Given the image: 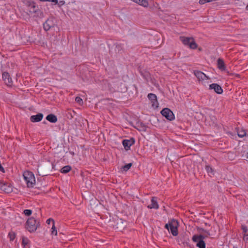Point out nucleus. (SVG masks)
Segmentation results:
<instances>
[{
    "instance_id": "nucleus-10",
    "label": "nucleus",
    "mask_w": 248,
    "mask_h": 248,
    "mask_svg": "<svg viewBox=\"0 0 248 248\" xmlns=\"http://www.w3.org/2000/svg\"><path fill=\"white\" fill-rule=\"evenodd\" d=\"M3 80L8 86H11L12 84V79L8 73L3 72L2 74Z\"/></svg>"
},
{
    "instance_id": "nucleus-38",
    "label": "nucleus",
    "mask_w": 248,
    "mask_h": 248,
    "mask_svg": "<svg viewBox=\"0 0 248 248\" xmlns=\"http://www.w3.org/2000/svg\"><path fill=\"white\" fill-rule=\"evenodd\" d=\"M243 239L245 241H248V234L244 235V237H243Z\"/></svg>"
},
{
    "instance_id": "nucleus-36",
    "label": "nucleus",
    "mask_w": 248,
    "mask_h": 248,
    "mask_svg": "<svg viewBox=\"0 0 248 248\" xmlns=\"http://www.w3.org/2000/svg\"><path fill=\"white\" fill-rule=\"evenodd\" d=\"M201 230L202 232L206 233L207 235H210V233H209V231H208L207 230H204L203 229H201Z\"/></svg>"
},
{
    "instance_id": "nucleus-8",
    "label": "nucleus",
    "mask_w": 248,
    "mask_h": 248,
    "mask_svg": "<svg viewBox=\"0 0 248 248\" xmlns=\"http://www.w3.org/2000/svg\"><path fill=\"white\" fill-rule=\"evenodd\" d=\"M135 140L133 138L130 140H124L122 143L125 150H129L130 147L135 143Z\"/></svg>"
},
{
    "instance_id": "nucleus-19",
    "label": "nucleus",
    "mask_w": 248,
    "mask_h": 248,
    "mask_svg": "<svg viewBox=\"0 0 248 248\" xmlns=\"http://www.w3.org/2000/svg\"><path fill=\"white\" fill-rule=\"evenodd\" d=\"M136 124L138 127L140 128H137V129L139 130L145 131L146 129V125L142 122H138L136 123Z\"/></svg>"
},
{
    "instance_id": "nucleus-32",
    "label": "nucleus",
    "mask_w": 248,
    "mask_h": 248,
    "mask_svg": "<svg viewBox=\"0 0 248 248\" xmlns=\"http://www.w3.org/2000/svg\"><path fill=\"white\" fill-rule=\"evenodd\" d=\"M40 1H48L52 2L54 3V4H57L58 3V0H39Z\"/></svg>"
},
{
    "instance_id": "nucleus-23",
    "label": "nucleus",
    "mask_w": 248,
    "mask_h": 248,
    "mask_svg": "<svg viewBox=\"0 0 248 248\" xmlns=\"http://www.w3.org/2000/svg\"><path fill=\"white\" fill-rule=\"evenodd\" d=\"M29 240L27 237H26L25 236L22 237V245L23 246V247H25L26 246H27L29 243Z\"/></svg>"
},
{
    "instance_id": "nucleus-15",
    "label": "nucleus",
    "mask_w": 248,
    "mask_h": 248,
    "mask_svg": "<svg viewBox=\"0 0 248 248\" xmlns=\"http://www.w3.org/2000/svg\"><path fill=\"white\" fill-rule=\"evenodd\" d=\"M217 64L218 68L221 71H225L226 70V66L223 59L219 58L217 61Z\"/></svg>"
},
{
    "instance_id": "nucleus-9",
    "label": "nucleus",
    "mask_w": 248,
    "mask_h": 248,
    "mask_svg": "<svg viewBox=\"0 0 248 248\" xmlns=\"http://www.w3.org/2000/svg\"><path fill=\"white\" fill-rule=\"evenodd\" d=\"M30 12L35 14V16L39 17H41L43 16V13L37 7H36L34 4L31 5Z\"/></svg>"
},
{
    "instance_id": "nucleus-16",
    "label": "nucleus",
    "mask_w": 248,
    "mask_h": 248,
    "mask_svg": "<svg viewBox=\"0 0 248 248\" xmlns=\"http://www.w3.org/2000/svg\"><path fill=\"white\" fill-rule=\"evenodd\" d=\"M46 119L48 121H49V122H50L51 123H56L57 122V121H58L57 117H56V115H55L53 114H48L46 117Z\"/></svg>"
},
{
    "instance_id": "nucleus-33",
    "label": "nucleus",
    "mask_w": 248,
    "mask_h": 248,
    "mask_svg": "<svg viewBox=\"0 0 248 248\" xmlns=\"http://www.w3.org/2000/svg\"><path fill=\"white\" fill-rule=\"evenodd\" d=\"M51 233L52 234H54L55 235L57 234V231L56 229L55 225H52Z\"/></svg>"
},
{
    "instance_id": "nucleus-3",
    "label": "nucleus",
    "mask_w": 248,
    "mask_h": 248,
    "mask_svg": "<svg viewBox=\"0 0 248 248\" xmlns=\"http://www.w3.org/2000/svg\"><path fill=\"white\" fill-rule=\"evenodd\" d=\"M24 179L25 180L28 187H33L35 184V180L32 172L26 171L23 173Z\"/></svg>"
},
{
    "instance_id": "nucleus-7",
    "label": "nucleus",
    "mask_w": 248,
    "mask_h": 248,
    "mask_svg": "<svg viewBox=\"0 0 248 248\" xmlns=\"http://www.w3.org/2000/svg\"><path fill=\"white\" fill-rule=\"evenodd\" d=\"M0 189L7 193H9L13 191L11 186L1 180H0Z\"/></svg>"
},
{
    "instance_id": "nucleus-31",
    "label": "nucleus",
    "mask_w": 248,
    "mask_h": 248,
    "mask_svg": "<svg viewBox=\"0 0 248 248\" xmlns=\"http://www.w3.org/2000/svg\"><path fill=\"white\" fill-rule=\"evenodd\" d=\"M75 101L80 105L83 104V100L80 97H76Z\"/></svg>"
},
{
    "instance_id": "nucleus-21",
    "label": "nucleus",
    "mask_w": 248,
    "mask_h": 248,
    "mask_svg": "<svg viewBox=\"0 0 248 248\" xmlns=\"http://www.w3.org/2000/svg\"><path fill=\"white\" fill-rule=\"evenodd\" d=\"M71 170V167L70 166H65L61 169V172L65 174L69 172Z\"/></svg>"
},
{
    "instance_id": "nucleus-18",
    "label": "nucleus",
    "mask_w": 248,
    "mask_h": 248,
    "mask_svg": "<svg viewBox=\"0 0 248 248\" xmlns=\"http://www.w3.org/2000/svg\"><path fill=\"white\" fill-rule=\"evenodd\" d=\"M148 97L153 103V106L154 105L155 102H157V97L155 94L152 93H149Z\"/></svg>"
},
{
    "instance_id": "nucleus-26",
    "label": "nucleus",
    "mask_w": 248,
    "mask_h": 248,
    "mask_svg": "<svg viewBox=\"0 0 248 248\" xmlns=\"http://www.w3.org/2000/svg\"><path fill=\"white\" fill-rule=\"evenodd\" d=\"M132 164L131 163H128V164H125V165H124V166L122 167V169L124 171H127L128 170L130 169V168H131V167L132 166Z\"/></svg>"
},
{
    "instance_id": "nucleus-6",
    "label": "nucleus",
    "mask_w": 248,
    "mask_h": 248,
    "mask_svg": "<svg viewBox=\"0 0 248 248\" xmlns=\"http://www.w3.org/2000/svg\"><path fill=\"white\" fill-rule=\"evenodd\" d=\"M161 114L167 119L172 121L174 119V115L172 111L168 108H164L161 111Z\"/></svg>"
},
{
    "instance_id": "nucleus-24",
    "label": "nucleus",
    "mask_w": 248,
    "mask_h": 248,
    "mask_svg": "<svg viewBox=\"0 0 248 248\" xmlns=\"http://www.w3.org/2000/svg\"><path fill=\"white\" fill-rule=\"evenodd\" d=\"M196 246L199 248H205V243L203 240L199 241Z\"/></svg>"
},
{
    "instance_id": "nucleus-11",
    "label": "nucleus",
    "mask_w": 248,
    "mask_h": 248,
    "mask_svg": "<svg viewBox=\"0 0 248 248\" xmlns=\"http://www.w3.org/2000/svg\"><path fill=\"white\" fill-rule=\"evenodd\" d=\"M209 89L214 90V91L218 94H221L223 92V90L221 86L216 83H212L210 84L209 86Z\"/></svg>"
},
{
    "instance_id": "nucleus-20",
    "label": "nucleus",
    "mask_w": 248,
    "mask_h": 248,
    "mask_svg": "<svg viewBox=\"0 0 248 248\" xmlns=\"http://www.w3.org/2000/svg\"><path fill=\"white\" fill-rule=\"evenodd\" d=\"M140 73L143 78L147 81L151 78L150 74L147 71H141Z\"/></svg>"
},
{
    "instance_id": "nucleus-27",
    "label": "nucleus",
    "mask_w": 248,
    "mask_h": 248,
    "mask_svg": "<svg viewBox=\"0 0 248 248\" xmlns=\"http://www.w3.org/2000/svg\"><path fill=\"white\" fill-rule=\"evenodd\" d=\"M205 170L209 174H214L213 170L209 165L205 166Z\"/></svg>"
},
{
    "instance_id": "nucleus-41",
    "label": "nucleus",
    "mask_w": 248,
    "mask_h": 248,
    "mask_svg": "<svg viewBox=\"0 0 248 248\" xmlns=\"http://www.w3.org/2000/svg\"><path fill=\"white\" fill-rule=\"evenodd\" d=\"M246 9L248 10V5L246 6Z\"/></svg>"
},
{
    "instance_id": "nucleus-4",
    "label": "nucleus",
    "mask_w": 248,
    "mask_h": 248,
    "mask_svg": "<svg viewBox=\"0 0 248 248\" xmlns=\"http://www.w3.org/2000/svg\"><path fill=\"white\" fill-rule=\"evenodd\" d=\"M177 223V222H175V220L173 219L165 225V228L169 231H170L171 234L174 236L178 235V229L177 227L176 226V224Z\"/></svg>"
},
{
    "instance_id": "nucleus-25",
    "label": "nucleus",
    "mask_w": 248,
    "mask_h": 248,
    "mask_svg": "<svg viewBox=\"0 0 248 248\" xmlns=\"http://www.w3.org/2000/svg\"><path fill=\"white\" fill-rule=\"evenodd\" d=\"M115 50L118 53H121L123 50V46L121 44H117L115 46Z\"/></svg>"
},
{
    "instance_id": "nucleus-35",
    "label": "nucleus",
    "mask_w": 248,
    "mask_h": 248,
    "mask_svg": "<svg viewBox=\"0 0 248 248\" xmlns=\"http://www.w3.org/2000/svg\"><path fill=\"white\" fill-rule=\"evenodd\" d=\"M242 229L243 232L246 233L248 231V228L245 225H242Z\"/></svg>"
},
{
    "instance_id": "nucleus-40",
    "label": "nucleus",
    "mask_w": 248,
    "mask_h": 248,
    "mask_svg": "<svg viewBox=\"0 0 248 248\" xmlns=\"http://www.w3.org/2000/svg\"><path fill=\"white\" fill-rule=\"evenodd\" d=\"M246 157L247 158H248V152L247 153Z\"/></svg>"
},
{
    "instance_id": "nucleus-17",
    "label": "nucleus",
    "mask_w": 248,
    "mask_h": 248,
    "mask_svg": "<svg viewBox=\"0 0 248 248\" xmlns=\"http://www.w3.org/2000/svg\"><path fill=\"white\" fill-rule=\"evenodd\" d=\"M135 3L139 4L143 7H147L148 5V1L147 0H132Z\"/></svg>"
},
{
    "instance_id": "nucleus-2",
    "label": "nucleus",
    "mask_w": 248,
    "mask_h": 248,
    "mask_svg": "<svg viewBox=\"0 0 248 248\" xmlns=\"http://www.w3.org/2000/svg\"><path fill=\"white\" fill-rule=\"evenodd\" d=\"M180 40L185 46H187L191 49H196L197 47V44L192 37H186L185 36H180Z\"/></svg>"
},
{
    "instance_id": "nucleus-28",
    "label": "nucleus",
    "mask_w": 248,
    "mask_h": 248,
    "mask_svg": "<svg viewBox=\"0 0 248 248\" xmlns=\"http://www.w3.org/2000/svg\"><path fill=\"white\" fill-rule=\"evenodd\" d=\"M8 236L11 241H13L16 237L15 233L13 232H9L8 234Z\"/></svg>"
},
{
    "instance_id": "nucleus-13",
    "label": "nucleus",
    "mask_w": 248,
    "mask_h": 248,
    "mask_svg": "<svg viewBox=\"0 0 248 248\" xmlns=\"http://www.w3.org/2000/svg\"><path fill=\"white\" fill-rule=\"evenodd\" d=\"M43 114L42 113H39L35 115H32L30 117V120L31 122H39L41 121L43 118Z\"/></svg>"
},
{
    "instance_id": "nucleus-30",
    "label": "nucleus",
    "mask_w": 248,
    "mask_h": 248,
    "mask_svg": "<svg viewBox=\"0 0 248 248\" xmlns=\"http://www.w3.org/2000/svg\"><path fill=\"white\" fill-rule=\"evenodd\" d=\"M192 240L194 242L198 243L199 241H200L199 237L198 235H194L192 237Z\"/></svg>"
},
{
    "instance_id": "nucleus-12",
    "label": "nucleus",
    "mask_w": 248,
    "mask_h": 248,
    "mask_svg": "<svg viewBox=\"0 0 248 248\" xmlns=\"http://www.w3.org/2000/svg\"><path fill=\"white\" fill-rule=\"evenodd\" d=\"M147 207L149 209H157L159 208L158 204L157 202V198L153 197L151 200V204L148 205Z\"/></svg>"
},
{
    "instance_id": "nucleus-34",
    "label": "nucleus",
    "mask_w": 248,
    "mask_h": 248,
    "mask_svg": "<svg viewBox=\"0 0 248 248\" xmlns=\"http://www.w3.org/2000/svg\"><path fill=\"white\" fill-rule=\"evenodd\" d=\"M46 223L50 224L51 223H52L53 225H54V220L52 218H49L46 220Z\"/></svg>"
},
{
    "instance_id": "nucleus-5",
    "label": "nucleus",
    "mask_w": 248,
    "mask_h": 248,
    "mask_svg": "<svg viewBox=\"0 0 248 248\" xmlns=\"http://www.w3.org/2000/svg\"><path fill=\"white\" fill-rule=\"evenodd\" d=\"M55 25V19L53 17H50L43 24V27L46 31H48L54 27Z\"/></svg>"
},
{
    "instance_id": "nucleus-22",
    "label": "nucleus",
    "mask_w": 248,
    "mask_h": 248,
    "mask_svg": "<svg viewBox=\"0 0 248 248\" xmlns=\"http://www.w3.org/2000/svg\"><path fill=\"white\" fill-rule=\"evenodd\" d=\"M237 135L240 138H243L245 136H246L247 133L245 130L241 129V130H237Z\"/></svg>"
},
{
    "instance_id": "nucleus-29",
    "label": "nucleus",
    "mask_w": 248,
    "mask_h": 248,
    "mask_svg": "<svg viewBox=\"0 0 248 248\" xmlns=\"http://www.w3.org/2000/svg\"><path fill=\"white\" fill-rule=\"evenodd\" d=\"M23 213L26 216H29L31 214L32 211L30 209H26L24 210Z\"/></svg>"
},
{
    "instance_id": "nucleus-1",
    "label": "nucleus",
    "mask_w": 248,
    "mask_h": 248,
    "mask_svg": "<svg viewBox=\"0 0 248 248\" xmlns=\"http://www.w3.org/2000/svg\"><path fill=\"white\" fill-rule=\"evenodd\" d=\"M26 225V228L30 232H34L39 225V222L34 217H31L27 220Z\"/></svg>"
},
{
    "instance_id": "nucleus-37",
    "label": "nucleus",
    "mask_w": 248,
    "mask_h": 248,
    "mask_svg": "<svg viewBox=\"0 0 248 248\" xmlns=\"http://www.w3.org/2000/svg\"><path fill=\"white\" fill-rule=\"evenodd\" d=\"M198 236L199 237L200 241L203 240V239L205 238V237L204 236H203V235H202V234L198 235Z\"/></svg>"
},
{
    "instance_id": "nucleus-14",
    "label": "nucleus",
    "mask_w": 248,
    "mask_h": 248,
    "mask_svg": "<svg viewBox=\"0 0 248 248\" xmlns=\"http://www.w3.org/2000/svg\"><path fill=\"white\" fill-rule=\"evenodd\" d=\"M195 76L200 80H203L207 78L206 75L203 72L200 71H196L194 72Z\"/></svg>"
},
{
    "instance_id": "nucleus-39",
    "label": "nucleus",
    "mask_w": 248,
    "mask_h": 248,
    "mask_svg": "<svg viewBox=\"0 0 248 248\" xmlns=\"http://www.w3.org/2000/svg\"><path fill=\"white\" fill-rule=\"evenodd\" d=\"M211 119L213 122V123H216V118H215V117L212 116L211 117Z\"/></svg>"
}]
</instances>
